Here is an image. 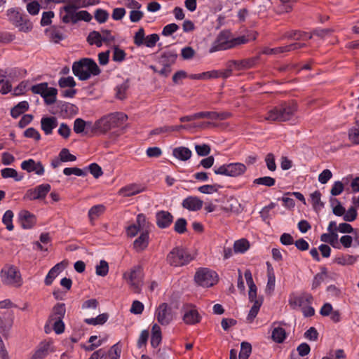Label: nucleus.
<instances>
[{
	"label": "nucleus",
	"mask_w": 359,
	"mask_h": 359,
	"mask_svg": "<svg viewBox=\"0 0 359 359\" xmlns=\"http://www.w3.org/2000/svg\"><path fill=\"white\" fill-rule=\"evenodd\" d=\"M46 33L49 36L51 41L55 43H59L65 38L64 27L62 26H53L49 29H46Z\"/></svg>",
	"instance_id": "nucleus-26"
},
{
	"label": "nucleus",
	"mask_w": 359,
	"mask_h": 359,
	"mask_svg": "<svg viewBox=\"0 0 359 359\" xmlns=\"http://www.w3.org/2000/svg\"><path fill=\"white\" fill-rule=\"evenodd\" d=\"M72 72L79 80L86 81L90 79L91 75L100 74L101 71L93 59L83 58L73 63Z\"/></svg>",
	"instance_id": "nucleus-3"
},
{
	"label": "nucleus",
	"mask_w": 359,
	"mask_h": 359,
	"mask_svg": "<svg viewBox=\"0 0 359 359\" xmlns=\"http://www.w3.org/2000/svg\"><path fill=\"white\" fill-rule=\"evenodd\" d=\"M58 125V121L55 116H45L41 119V130L47 135L52 134L53 129Z\"/></svg>",
	"instance_id": "nucleus-22"
},
{
	"label": "nucleus",
	"mask_w": 359,
	"mask_h": 359,
	"mask_svg": "<svg viewBox=\"0 0 359 359\" xmlns=\"http://www.w3.org/2000/svg\"><path fill=\"white\" fill-rule=\"evenodd\" d=\"M252 352V346L250 343L243 341L241 344V351L238 359H248Z\"/></svg>",
	"instance_id": "nucleus-44"
},
{
	"label": "nucleus",
	"mask_w": 359,
	"mask_h": 359,
	"mask_svg": "<svg viewBox=\"0 0 359 359\" xmlns=\"http://www.w3.org/2000/svg\"><path fill=\"white\" fill-rule=\"evenodd\" d=\"M51 187L49 184H42L33 189H28L24 196V198L34 201L44 199L50 191Z\"/></svg>",
	"instance_id": "nucleus-14"
},
{
	"label": "nucleus",
	"mask_w": 359,
	"mask_h": 359,
	"mask_svg": "<svg viewBox=\"0 0 359 359\" xmlns=\"http://www.w3.org/2000/svg\"><path fill=\"white\" fill-rule=\"evenodd\" d=\"M222 186L217 184H205L201 186L198 188V190L203 194H210L217 192Z\"/></svg>",
	"instance_id": "nucleus-50"
},
{
	"label": "nucleus",
	"mask_w": 359,
	"mask_h": 359,
	"mask_svg": "<svg viewBox=\"0 0 359 359\" xmlns=\"http://www.w3.org/2000/svg\"><path fill=\"white\" fill-rule=\"evenodd\" d=\"M356 261V258L350 255H343L336 258L335 262L340 265H352Z\"/></svg>",
	"instance_id": "nucleus-47"
},
{
	"label": "nucleus",
	"mask_w": 359,
	"mask_h": 359,
	"mask_svg": "<svg viewBox=\"0 0 359 359\" xmlns=\"http://www.w3.org/2000/svg\"><path fill=\"white\" fill-rule=\"evenodd\" d=\"M66 313L65 304L58 303L54 306L51 315L49 317V323H52L53 320H62Z\"/></svg>",
	"instance_id": "nucleus-31"
},
{
	"label": "nucleus",
	"mask_w": 359,
	"mask_h": 359,
	"mask_svg": "<svg viewBox=\"0 0 359 359\" xmlns=\"http://www.w3.org/2000/svg\"><path fill=\"white\" fill-rule=\"evenodd\" d=\"M187 222L184 218H179L176 220L174 225V230L180 234H182L187 231Z\"/></svg>",
	"instance_id": "nucleus-52"
},
{
	"label": "nucleus",
	"mask_w": 359,
	"mask_h": 359,
	"mask_svg": "<svg viewBox=\"0 0 359 359\" xmlns=\"http://www.w3.org/2000/svg\"><path fill=\"white\" fill-rule=\"evenodd\" d=\"M109 16V13L106 10L102 8L96 9L94 14L95 19L100 24L107 22Z\"/></svg>",
	"instance_id": "nucleus-49"
},
{
	"label": "nucleus",
	"mask_w": 359,
	"mask_h": 359,
	"mask_svg": "<svg viewBox=\"0 0 359 359\" xmlns=\"http://www.w3.org/2000/svg\"><path fill=\"white\" fill-rule=\"evenodd\" d=\"M195 150L197 154L200 156H206L210 153V146L205 144H196L195 146Z\"/></svg>",
	"instance_id": "nucleus-61"
},
{
	"label": "nucleus",
	"mask_w": 359,
	"mask_h": 359,
	"mask_svg": "<svg viewBox=\"0 0 359 359\" xmlns=\"http://www.w3.org/2000/svg\"><path fill=\"white\" fill-rule=\"evenodd\" d=\"M174 316L172 307L167 303H161L155 310L154 317L163 326L169 325L173 320Z\"/></svg>",
	"instance_id": "nucleus-11"
},
{
	"label": "nucleus",
	"mask_w": 359,
	"mask_h": 359,
	"mask_svg": "<svg viewBox=\"0 0 359 359\" xmlns=\"http://www.w3.org/2000/svg\"><path fill=\"white\" fill-rule=\"evenodd\" d=\"M191 154V151L189 148L184 147H176L172 150V155L175 158L184 161L189 159Z\"/></svg>",
	"instance_id": "nucleus-34"
},
{
	"label": "nucleus",
	"mask_w": 359,
	"mask_h": 359,
	"mask_svg": "<svg viewBox=\"0 0 359 359\" xmlns=\"http://www.w3.org/2000/svg\"><path fill=\"white\" fill-rule=\"evenodd\" d=\"M181 313L183 322L189 325L199 323L202 318L196 306L191 304H184L181 309Z\"/></svg>",
	"instance_id": "nucleus-12"
},
{
	"label": "nucleus",
	"mask_w": 359,
	"mask_h": 359,
	"mask_svg": "<svg viewBox=\"0 0 359 359\" xmlns=\"http://www.w3.org/2000/svg\"><path fill=\"white\" fill-rule=\"evenodd\" d=\"M95 272L97 276H105L109 272V265L105 260H101L100 264L96 266Z\"/></svg>",
	"instance_id": "nucleus-53"
},
{
	"label": "nucleus",
	"mask_w": 359,
	"mask_h": 359,
	"mask_svg": "<svg viewBox=\"0 0 359 359\" xmlns=\"http://www.w3.org/2000/svg\"><path fill=\"white\" fill-rule=\"evenodd\" d=\"M127 119V115L122 112L110 114L95 121L93 130L105 133L112 128L122 127Z\"/></svg>",
	"instance_id": "nucleus-4"
},
{
	"label": "nucleus",
	"mask_w": 359,
	"mask_h": 359,
	"mask_svg": "<svg viewBox=\"0 0 359 359\" xmlns=\"http://www.w3.org/2000/svg\"><path fill=\"white\" fill-rule=\"evenodd\" d=\"M192 259L191 254L186 249L180 247L173 248L166 257L167 263L174 267L187 265Z\"/></svg>",
	"instance_id": "nucleus-6"
},
{
	"label": "nucleus",
	"mask_w": 359,
	"mask_h": 359,
	"mask_svg": "<svg viewBox=\"0 0 359 359\" xmlns=\"http://www.w3.org/2000/svg\"><path fill=\"white\" fill-rule=\"evenodd\" d=\"M263 301H256L255 304H253L252 306L251 307L249 313L246 318V321L248 323H251L253 322L254 319L256 318V316L258 314V312L260 309V307L262 304Z\"/></svg>",
	"instance_id": "nucleus-42"
},
{
	"label": "nucleus",
	"mask_w": 359,
	"mask_h": 359,
	"mask_svg": "<svg viewBox=\"0 0 359 359\" xmlns=\"http://www.w3.org/2000/svg\"><path fill=\"white\" fill-rule=\"evenodd\" d=\"M8 20L19 30L24 32H28L32 29V23L27 18V16L23 15L15 8H10L7 11Z\"/></svg>",
	"instance_id": "nucleus-8"
},
{
	"label": "nucleus",
	"mask_w": 359,
	"mask_h": 359,
	"mask_svg": "<svg viewBox=\"0 0 359 359\" xmlns=\"http://www.w3.org/2000/svg\"><path fill=\"white\" fill-rule=\"evenodd\" d=\"M313 296L308 292H302L299 294H291L289 298V304L295 309L311 305L313 302Z\"/></svg>",
	"instance_id": "nucleus-15"
},
{
	"label": "nucleus",
	"mask_w": 359,
	"mask_h": 359,
	"mask_svg": "<svg viewBox=\"0 0 359 359\" xmlns=\"http://www.w3.org/2000/svg\"><path fill=\"white\" fill-rule=\"evenodd\" d=\"M177 54L173 50L163 52L160 58L159 63L163 66L171 67L177 59Z\"/></svg>",
	"instance_id": "nucleus-30"
},
{
	"label": "nucleus",
	"mask_w": 359,
	"mask_h": 359,
	"mask_svg": "<svg viewBox=\"0 0 359 359\" xmlns=\"http://www.w3.org/2000/svg\"><path fill=\"white\" fill-rule=\"evenodd\" d=\"M106 208L104 205L98 204L93 206L88 211V215L91 223L102 215Z\"/></svg>",
	"instance_id": "nucleus-35"
},
{
	"label": "nucleus",
	"mask_w": 359,
	"mask_h": 359,
	"mask_svg": "<svg viewBox=\"0 0 359 359\" xmlns=\"http://www.w3.org/2000/svg\"><path fill=\"white\" fill-rule=\"evenodd\" d=\"M297 110V105L295 102H283L270 109L264 119L269 122L288 121L294 117Z\"/></svg>",
	"instance_id": "nucleus-1"
},
{
	"label": "nucleus",
	"mask_w": 359,
	"mask_h": 359,
	"mask_svg": "<svg viewBox=\"0 0 359 359\" xmlns=\"http://www.w3.org/2000/svg\"><path fill=\"white\" fill-rule=\"evenodd\" d=\"M145 37L146 36H145L144 29L142 27H141L135 33L134 38H133V42L137 46H141L144 45Z\"/></svg>",
	"instance_id": "nucleus-56"
},
{
	"label": "nucleus",
	"mask_w": 359,
	"mask_h": 359,
	"mask_svg": "<svg viewBox=\"0 0 359 359\" xmlns=\"http://www.w3.org/2000/svg\"><path fill=\"white\" fill-rule=\"evenodd\" d=\"M249 248V242L244 238L236 241L233 245V250L236 253H244Z\"/></svg>",
	"instance_id": "nucleus-43"
},
{
	"label": "nucleus",
	"mask_w": 359,
	"mask_h": 359,
	"mask_svg": "<svg viewBox=\"0 0 359 359\" xmlns=\"http://www.w3.org/2000/svg\"><path fill=\"white\" fill-rule=\"evenodd\" d=\"M73 4L79 8H86L90 6H94L100 4V0H72Z\"/></svg>",
	"instance_id": "nucleus-51"
},
{
	"label": "nucleus",
	"mask_w": 359,
	"mask_h": 359,
	"mask_svg": "<svg viewBox=\"0 0 359 359\" xmlns=\"http://www.w3.org/2000/svg\"><path fill=\"white\" fill-rule=\"evenodd\" d=\"M330 202L332 205L334 203H337V205L334 206L332 208L333 214L336 216H343L345 214V208L342 206L341 203L337 198H331Z\"/></svg>",
	"instance_id": "nucleus-57"
},
{
	"label": "nucleus",
	"mask_w": 359,
	"mask_h": 359,
	"mask_svg": "<svg viewBox=\"0 0 359 359\" xmlns=\"http://www.w3.org/2000/svg\"><path fill=\"white\" fill-rule=\"evenodd\" d=\"M258 60V57H254L241 60H230L231 65L236 70H245L254 67Z\"/></svg>",
	"instance_id": "nucleus-19"
},
{
	"label": "nucleus",
	"mask_w": 359,
	"mask_h": 359,
	"mask_svg": "<svg viewBox=\"0 0 359 359\" xmlns=\"http://www.w3.org/2000/svg\"><path fill=\"white\" fill-rule=\"evenodd\" d=\"M244 276L246 280V283L249 287L248 293L257 292V286L253 281L252 273L250 269L245 270L244 273Z\"/></svg>",
	"instance_id": "nucleus-48"
},
{
	"label": "nucleus",
	"mask_w": 359,
	"mask_h": 359,
	"mask_svg": "<svg viewBox=\"0 0 359 359\" xmlns=\"http://www.w3.org/2000/svg\"><path fill=\"white\" fill-rule=\"evenodd\" d=\"M19 219L23 229H31L35 224L36 219L33 214L27 210H22L19 214Z\"/></svg>",
	"instance_id": "nucleus-24"
},
{
	"label": "nucleus",
	"mask_w": 359,
	"mask_h": 359,
	"mask_svg": "<svg viewBox=\"0 0 359 359\" xmlns=\"http://www.w3.org/2000/svg\"><path fill=\"white\" fill-rule=\"evenodd\" d=\"M161 341L162 334L161 327L158 324H154L151 328V345L155 348L159 346Z\"/></svg>",
	"instance_id": "nucleus-32"
},
{
	"label": "nucleus",
	"mask_w": 359,
	"mask_h": 359,
	"mask_svg": "<svg viewBox=\"0 0 359 359\" xmlns=\"http://www.w3.org/2000/svg\"><path fill=\"white\" fill-rule=\"evenodd\" d=\"M195 281L201 286L209 287L217 283V273L208 268H201L197 271L194 276Z\"/></svg>",
	"instance_id": "nucleus-10"
},
{
	"label": "nucleus",
	"mask_w": 359,
	"mask_h": 359,
	"mask_svg": "<svg viewBox=\"0 0 359 359\" xmlns=\"http://www.w3.org/2000/svg\"><path fill=\"white\" fill-rule=\"evenodd\" d=\"M109 318L107 313L98 315L96 318H85L84 322L88 325H97L104 324Z\"/></svg>",
	"instance_id": "nucleus-39"
},
{
	"label": "nucleus",
	"mask_w": 359,
	"mask_h": 359,
	"mask_svg": "<svg viewBox=\"0 0 359 359\" xmlns=\"http://www.w3.org/2000/svg\"><path fill=\"white\" fill-rule=\"evenodd\" d=\"M76 81L72 76L61 77L58 81L60 88H73L76 86Z\"/></svg>",
	"instance_id": "nucleus-55"
},
{
	"label": "nucleus",
	"mask_w": 359,
	"mask_h": 359,
	"mask_svg": "<svg viewBox=\"0 0 359 359\" xmlns=\"http://www.w3.org/2000/svg\"><path fill=\"white\" fill-rule=\"evenodd\" d=\"M91 126V122L85 121L81 118H77L74 121V131L77 134H81L85 131V128Z\"/></svg>",
	"instance_id": "nucleus-41"
},
{
	"label": "nucleus",
	"mask_w": 359,
	"mask_h": 359,
	"mask_svg": "<svg viewBox=\"0 0 359 359\" xmlns=\"http://www.w3.org/2000/svg\"><path fill=\"white\" fill-rule=\"evenodd\" d=\"M231 114L229 112H217V111H200V118H208L211 120L223 121L229 118Z\"/></svg>",
	"instance_id": "nucleus-27"
},
{
	"label": "nucleus",
	"mask_w": 359,
	"mask_h": 359,
	"mask_svg": "<svg viewBox=\"0 0 359 359\" xmlns=\"http://www.w3.org/2000/svg\"><path fill=\"white\" fill-rule=\"evenodd\" d=\"M76 6L72 4L67 5L63 7V11H65V14H62L61 12L60 15L62 20V22L65 23L72 22L75 24L77 22V15H76Z\"/></svg>",
	"instance_id": "nucleus-21"
},
{
	"label": "nucleus",
	"mask_w": 359,
	"mask_h": 359,
	"mask_svg": "<svg viewBox=\"0 0 359 359\" xmlns=\"http://www.w3.org/2000/svg\"><path fill=\"white\" fill-rule=\"evenodd\" d=\"M14 214L12 210H8L5 212L2 217V222L6 225L8 231L13 230L14 226L13 224V218Z\"/></svg>",
	"instance_id": "nucleus-45"
},
{
	"label": "nucleus",
	"mask_w": 359,
	"mask_h": 359,
	"mask_svg": "<svg viewBox=\"0 0 359 359\" xmlns=\"http://www.w3.org/2000/svg\"><path fill=\"white\" fill-rule=\"evenodd\" d=\"M3 284L19 287L22 285V278L19 269L14 265H5L0 272Z\"/></svg>",
	"instance_id": "nucleus-5"
},
{
	"label": "nucleus",
	"mask_w": 359,
	"mask_h": 359,
	"mask_svg": "<svg viewBox=\"0 0 359 359\" xmlns=\"http://www.w3.org/2000/svg\"><path fill=\"white\" fill-rule=\"evenodd\" d=\"M143 190L144 189L140 185L130 184L122 187L119 190L118 194L124 197H129L141 193Z\"/></svg>",
	"instance_id": "nucleus-28"
},
{
	"label": "nucleus",
	"mask_w": 359,
	"mask_h": 359,
	"mask_svg": "<svg viewBox=\"0 0 359 359\" xmlns=\"http://www.w3.org/2000/svg\"><path fill=\"white\" fill-rule=\"evenodd\" d=\"M248 41L249 39L245 36L233 38L231 33L229 30H222L217 36L209 52L212 53L219 50L230 49L238 45L246 43Z\"/></svg>",
	"instance_id": "nucleus-2"
},
{
	"label": "nucleus",
	"mask_w": 359,
	"mask_h": 359,
	"mask_svg": "<svg viewBox=\"0 0 359 359\" xmlns=\"http://www.w3.org/2000/svg\"><path fill=\"white\" fill-rule=\"evenodd\" d=\"M156 220L158 227L166 229L172 223L173 216L168 211L161 210L156 213Z\"/></svg>",
	"instance_id": "nucleus-18"
},
{
	"label": "nucleus",
	"mask_w": 359,
	"mask_h": 359,
	"mask_svg": "<svg viewBox=\"0 0 359 359\" xmlns=\"http://www.w3.org/2000/svg\"><path fill=\"white\" fill-rule=\"evenodd\" d=\"M21 168L27 172H34L38 175L44 174V167L41 162H36L34 159L29 158L23 161L20 165Z\"/></svg>",
	"instance_id": "nucleus-17"
},
{
	"label": "nucleus",
	"mask_w": 359,
	"mask_h": 359,
	"mask_svg": "<svg viewBox=\"0 0 359 359\" xmlns=\"http://www.w3.org/2000/svg\"><path fill=\"white\" fill-rule=\"evenodd\" d=\"M87 41L90 45H95L97 47H101L103 43L101 33L97 31H93L90 32L87 37Z\"/></svg>",
	"instance_id": "nucleus-38"
},
{
	"label": "nucleus",
	"mask_w": 359,
	"mask_h": 359,
	"mask_svg": "<svg viewBox=\"0 0 359 359\" xmlns=\"http://www.w3.org/2000/svg\"><path fill=\"white\" fill-rule=\"evenodd\" d=\"M203 201L197 196H188L182 201V205L189 211H198L203 207Z\"/></svg>",
	"instance_id": "nucleus-20"
},
{
	"label": "nucleus",
	"mask_w": 359,
	"mask_h": 359,
	"mask_svg": "<svg viewBox=\"0 0 359 359\" xmlns=\"http://www.w3.org/2000/svg\"><path fill=\"white\" fill-rule=\"evenodd\" d=\"M60 161L67 162V161H74L76 158L74 155L71 154L67 149H62L60 152Z\"/></svg>",
	"instance_id": "nucleus-60"
},
{
	"label": "nucleus",
	"mask_w": 359,
	"mask_h": 359,
	"mask_svg": "<svg viewBox=\"0 0 359 359\" xmlns=\"http://www.w3.org/2000/svg\"><path fill=\"white\" fill-rule=\"evenodd\" d=\"M179 28V26L175 23L168 24L163 27L162 30V34L165 36H170L177 32Z\"/></svg>",
	"instance_id": "nucleus-62"
},
{
	"label": "nucleus",
	"mask_w": 359,
	"mask_h": 359,
	"mask_svg": "<svg viewBox=\"0 0 359 359\" xmlns=\"http://www.w3.org/2000/svg\"><path fill=\"white\" fill-rule=\"evenodd\" d=\"M253 184L270 187L275 185L276 180L269 176H264L255 179Z\"/></svg>",
	"instance_id": "nucleus-46"
},
{
	"label": "nucleus",
	"mask_w": 359,
	"mask_h": 359,
	"mask_svg": "<svg viewBox=\"0 0 359 359\" xmlns=\"http://www.w3.org/2000/svg\"><path fill=\"white\" fill-rule=\"evenodd\" d=\"M339 236L336 232H328L320 236V241L330 244L334 248H339L338 243Z\"/></svg>",
	"instance_id": "nucleus-33"
},
{
	"label": "nucleus",
	"mask_w": 359,
	"mask_h": 359,
	"mask_svg": "<svg viewBox=\"0 0 359 359\" xmlns=\"http://www.w3.org/2000/svg\"><path fill=\"white\" fill-rule=\"evenodd\" d=\"M1 175L3 178L12 177L17 182L21 181L23 178V175L20 176L15 169L11 168H6L2 169L1 170Z\"/></svg>",
	"instance_id": "nucleus-40"
},
{
	"label": "nucleus",
	"mask_w": 359,
	"mask_h": 359,
	"mask_svg": "<svg viewBox=\"0 0 359 359\" xmlns=\"http://www.w3.org/2000/svg\"><path fill=\"white\" fill-rule=\"evenodd\" d=\"M287 337L285 329L280 327H275L271 334L273 341L278 344L283 343Z\"/></svg>",
	"instance_id": "nucleus-37"
},
{
	"label": "nucleus",
	"mask_w": 359,
	"mask_h": 359,
	"mask_svg": "<svg viewBox=\"0 0 359 359\" xmlns=\"http://www.w3.org/2000/svg\"><path fill=\"white\" fill-rule=\"evenodd\" d=\"M357 210L354 207L350 208L344 215L343 219L346 222H353L357 218Z\"/></svg>",
	"instance_id": "nucleus-64"
},
{
	"label": "nucleus",
	"mask_w": 359,
	"mask_h": 359,
	"mask_svg": "<svg viewBox=\"0 0 359 359\" xmlns=\"http://www.w3.org/2000/svg\"><path fill=\"white\" fill-rule=\"evenodd\" d=\"M31 90L34 94L40 95L48 105L53 104L56 102L57 89L48 87V83L46 82L32 86Z\"/></svg>",
	"instance_id": "nucleus-9"
},
{
	"label": "nucleus",
	"mask_w": 359,
	"mask_h": 359,
	"mask_svg": "<svg viewBox=\"0 0 359 359\" xmlns=\"http://www.w3.org/2000/svg\"><path fill=\"white\" fill-rule=\"evenodd\" d=\"M29 104L27 101L20 102L17 105L11 109V115L13 118H17L25 111L28 110Z\"/></svg>",
	"instance_id": "nucleus-36"
},
{
	"label": "nucleus",
	"mask_w": 359,
	"mask_h": 359,
	"mask_svg": "<svg viewBox=\"0 0 359 359\" xmlns=\"http://www.w3.org/2000/svg\"><path fill=\"white\" fill-rule=\"evenodd\" d=\"M55 351V348L53 346V341L51 340L43 341L40 343V344L38 346V348L33 354L31 359H43L49 353L54 352Z\"/></svg>",
	"instance_id": "nucleus-16"
},
{
	"label": "nucleus",
	"mask_w": 359,
	"mask_h": 359,
	"mask_svg": "<svg viewBox=\"0 0 359 359\" xmlns=\"http://www.w3.org/2000/svg\"><path fill=\"white\" fill-rule=\"evenodd\" d=\"M41 4L39 0L32 1L27 5V10L31 15H36L39 12Z\"/></svg>",
	"instance_id": "nucleus-58"
},
{
	"label": "nucleus",
	"mask_w": 359,
	"mask_h": 359,
	"mask_svg": "<svg viewBox=\"0 0 359 359\" xmlns=\"http://www.w3.org/2000/svg\"><path fill=\"white\" fill-rule=\"evenodd\" d=\"M247 168L242 163H231L223 164L219 166H215L213 171L216 175H225L229 177H238L245 172Z\"/></svg>",
	"instance_id": "nucleus-7"
},
{
	"label": "nucleus",
	"mask_w": 359,
	"mask_h": 359,
	"mask_svg": "<svg viewBox=\"0 0 359 359\" xmlns=\"http://www.w3.org/2000/svg\"><path fill=\"white\" fill-rule=\"evenodd\" d=\"M312 38V34L299 30H291L284 33L281 39H290L295 41H307Z\"/></svg>",
	"instance_id": "nucleus-23"
},
{
	"label": "nucleus",
	"mask_w": 359,
	"mask_h": 359,
	"mask_svg": "<svg viewBox=\"0 0 359 359\" xmlns=\"http://www.w3.org/2000/svg\"><path fill=\"white\" fill-rule=\"evenodd\" d=\"M123 278L130 285L132 290L135 293L141 291L142 277L140 270L137 268L133 269L130 272L123 274Z\"/></svg>",
	"instance_id": "nucleus-13"
},
{
	"label": "nucleus",
	"mask_w": 359,
	"mask_h": 359,
	"mask_svg": "<svg viewBox=\"0 0 359 359\" xmlns=\"http://www.w3.org/2000/svg\"><path fill=\"white\" fill-rule=\"evenodd\" d=\"M149 233L148 231H142L138 238L133 242V248L137 252L144 250L149 245Z\"/></svg>",
	"instance_id": "nucleus-25"
},
{
	"label": "nucleus",
	"mask_w": 359,
	"mask_h": 359,
	"mask_svg": "<svg viewBox=\"0 0 359 359\" xmlns=\"http://www.w3.org/2000/svg\"><path fill=\"white\" fill-rule=\"evenodd\" d=\"M126 53L123 50L119 48L117 46H114L113 49L112 60L114 62H121L126 58Z\"/></svg>",
	"instance_id": "nucleus-54"
},
{
	"label": "nucleus",
	"mask_w": 359,
	"mask_h": 359,
	"mask_svg": "<svg viewBox=\"0 0 359 359\" xmlns=\"http://www.w3.org/2000/svg\"><path fill=\"white\" fill-rule=\"evenodd\" d=\"M159 40V36L157 34H151L145 37L144 45L148 48H153Z\"/></svg>",
	"instance_id": "nucleus-59"
},
{
	"label": "nucleus",
	"mask_w": 359,
	"mask_h": 359,
	"mask_svg": "<svg viewBox=\"0 0 359 359\" xmlns=\"http://www.w3.org/2000/svg\"><path fill=\"white\" fill-rule=\"evenodd\" d=\"M344 189V187L343 183L340 181H337L334 182L330 190V194L334 196H339L343 192Z\"/></svg>",
	"instance_id": "nucleus-63"
},
{
	"label": "nucleus",
	"mask_w": 359,
	"mask_h": 359,
	"mask_svg": "<svg viewBox=\"0 0 359 359\" xmlns=\"http://www.w3.org/2000/svg\"><path fill=\"white\" fill-rule=\"evenodd\" d=\"M65 269V265L63 262H60L55 264L50 270L48 271V274L45 278V284L46 285H50L54 280V279L58 276V274Z\"/></svg>",
	"instance_id": "nucleus-29"
}]
</instances>
